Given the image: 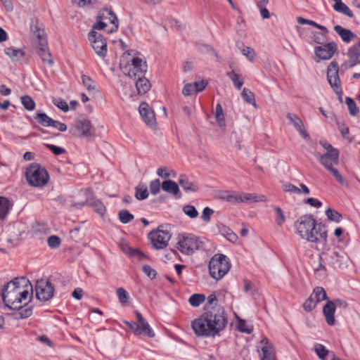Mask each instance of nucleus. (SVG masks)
Instances as JSON below:
<instances>
[{
    "mask_svg": "<svg viewBox=\"0 0 360 360\" xmlns=\"http://www.w3.org/2000/svg\"><path fill=\"white\" fill-rule=\"evenodd\" d=\"M217 297L211 294L207 297L206 311L192 321V328L198 337H214L222 331L228 323V316L224 309L217 305Z\"/></svg>",
    "mask_w": 360,
    "mask_h": 360,
    "instance_id": "f257e3e1",
    "label": "nucleus"
},
{
    "mask_svg": "<svg viewBox=\"0 0 360 360\" xmlns=\"http://www.w3.org/2000/svg\"><path fill=\"white\" fill-rule=\"evenodd\" d=\"M295 226L301 238L309 243L326 245L328 233L326 226L321 223L318 224L312 215L301 216L295 221Z\"/></svg>",
    "mask_w": 360,
    "mask_h": 360,
    "instance_id": "f03ea898",
    "label": "nucleus"
},
{
    "mask_svg": "<svg viewBox=\"0 0 360 360\" xmlns=\"http://www.w3.org/2000/svg\"><path fill=\"white\" fill-rule=\"evenodd\" d=\"M131 63L124 65L120 63V68L123 73L129 77H136L138 76V80L136 82V86L139 94H145L150 89L151 84L143 74L147 71V64L146 61H143L141 58H134L131 60Z\"/></svg>",
    "mask_w": 360,
    "mask_h": 360,
    "instance_id": "7ed1b4c3",
    "label": "nucleus"
},
{
    "mask_svg": "<svg viewBox=\"0 0 360 360\" xmlns=\"http://www.w3.org/2000/svg\"><path fill=\"white\" fill-rule=\"evenodd\" d=\"M21 287L30 288L33 292V288L30 281L25 277L15 278L8 282L2 288V300L5 305L13 310H20L22 309V305L19 304L18 299L19 290Z\"/></svg>",
    "mask_w": 360,
    "mask_h": 360,
    "instance_id": "20e7f679",
    "label": "nucleus"
},
{
    "mask_svg": "<svg viewBox=\"0 0 360 360\" xmlns=\"http://www.w3.org/2000/svg\"><path fill=\"white\" fill-rule=\"evenodd\" d=\"M231 264L229 258L222 254H216L209 262V272L215 280H220L229 271Z\"/></svg>",
    "mask_w": 360,
    "mask_h": 360,
    "instance_id": "39448f33",
    "label": "nucleus"
},
{
    "mask_svg": "<svg viewBox=\"0 0 360 360\" xmlns=\"http://www.w3.org/2000/svg\"><path fill=\"white\" fill-rule=\"evenodd\" d=\"M25 176L28 183L34 187L45 186L49 179L46 169L37 163H32L27 168Z\"/></svg>",
    "mask_w": 360,
    "mask_h": 360,
    "instance_id": "423d86ee",
    "label": "nucleus"
},
{
    "mask_svg": "<svg viewBox=\"0 0 360 360\" xmlns=\"http://www.w3.org/2000/svg\"><path fill=\"white\" fill-rule=\"evenodd\" d=\"M323 262L333 269H345L350 264L351 259L346 253L337 251L322 252Z\"/></svg>",
    "mask_w": 360,
    "mask_h": 360,
    "instance_id": "0eeeda50",
    "label": "nucleus"
},
{
    "mask_svg": "<svg viewBox=\"0 0 360 360\" xmlns=\"http://www.w3.org/2000/svg\"><path fill=\"white\" fill-rule=\"evenodd\" d=\"M177 245V248L181 253L191 255L202 246V242L193 235H179Z\"/></svg>",
    "mask_w": 360,
    "mask_h": 360,
    "instance_id": "6e6552de",
    "label": "nucleus"
},
{
    "mask_svg": "<svg viewBox=\"0 0 360 360\" xmlns=\"http://www.w3.org/2000/svg\"><path fill=\"white\" fill-rule=\"evenodd\" d=\"M73 134L84 137L88 140H93L95 137V129L89 120L86 118L79 119L75 121Z\"/></svg>",
    "mask_w": 360,
    "mask_h": 360,
    "instance_id": "1a4fd4ad",
    "label": "nucleus"
},
{
    "mask_svg": "<svg viewBox=\"0 0 360 360\" xmlns=\"http://www.w3.org/2000/svg\"><path fill=\"white\" fill-rule=\"evenodd\" d=\"M34 290L37 298L41 302L51 300L55 292L52 283L49 281L43 278L37 281Z\"/></svg>",
    "mask_w": 360,
    "mask_h": 360,
    "instance_id": "9d476101",
    "label": "nucleus"
},
{
    "mask_svg": "<svg viewBox=\"0 0 360 360\" xmlns=\"http://www.w3.org/2000/svg\"><path fill=\"white\" fill-rule=\"evenodd\" d=\"M88 38L95 53L101 58L105 57L107 54V42L103 36L95 30H91L89 34Z\"/></svg>",
    "mask_w": 360,
    "mask_h": 360,
    "instance_id": "9b49d317",
    "label": "nucleus"
},
{
    "mask_svg": "<svg viewBox=\"0 0 360 360\" xmlns=\"http://www.w3.org/2000/svg\"><path fill=\"white\" fill-rule=\"evenodd\" d=\"M171 235L167 231L160 229L153 230L148 233V238L150 240L153 246L157 250H162L168 245Z\"/></svg>",
    "mask_w": 360,
    "mask_h": 360,
    "instance_id": "f8f14e48",
    "label": "nucleus"
},
{
    "mask_svg": "<svg viewBox=\"0 0 360 360\" xmlns=\"http://www.w3.org/2000/svg\"><path fill=\"white\" fill-rule=\"evenodd\" d=\"M338 51V45L335 42L331 41L322 46H318L314 48L316 56L321 60H329Z\"/></svg>",
    "mask_w": 360,
    "mask_h": 360,
    "instance_id": "ddd939ff",
    "label": "nucleus"
},
{
    "mask_svg": "<svg viewBox=\"0 0 360 360\" xmlns=\"http://www.w3.org/2000/svg\"><path fill=\"white\" fill-rule=\"evenodd\" d=\"M139 111L144 122L148 126L151 127L156 126L157 122L155 112L147 103L142 102L139 105Z\"/></svg>",
    "mask_w": 360,
    "mask_h": 360,
    "instance_id": "4468645a",
    "label": "nucleus"
},
{
    "mask_svg": "<svg viewBox=\"0 0 360 360\" xmlns=\"http://www.w3.org/2000/svg\"><path fill=\"white\" fill-rule=\"evenodd\" d=\"M339 150H332V153H325L323 155H317V158L321 165L327 169L339 164Z\"/></svg>",
    "mask_w": 360,
    "mask_h": 360,
    "instance_id": "2eb2a0df",
    "label": "nucleus"
},
{
    "mask_svg": "<svg viewBox=\"0 0 360 360\" xmlns=\"http://www.w3.org/2000/svg\"><path fill=\"white\" fill-rule=\"evenodd\" d=\"M98 17L105 22L106 20L109 21L112 25V27L108 31V32L111 33L117 31L119 24L118 19L111 9L103 8L99 12Z\"/></svg>",
    "mask_w": 360,
    "mask_h": 360,
    "instance_id": "dca6fc26",
    "label": "nucleus"
},
{
    "mask_svg": "<svg viewBox=\"0 0 360 360\" xmlns=\"http://www.w3.org/2000/svg\"><path fill=\"white\" fill-rule=\"evenodd\" d=\"M326 304L323 307V314L326 318V321L329 326H333L335 324V304L333 301L326 300Z\"/></svg>",
    "mask_w": 360,
    "mask_h": 360,
    "instance_id": "f3484780",
    "label": "nucleus"
},
{
    "mask_svg": "<svg viewBox=\"0 0 360 360\" xmlns=\"http://www.w3.org/2000/svg\"><path fill=\"white\" fill-rule=\"evenodd\" d=\"M349 57L348 66L353 68L360 63V39L359 42L350 48L347 53Z\"/></svg>",
    "mask_w": 360,
    "mask_h": 360,
    "instance_id": "a211bd4d",
    "label": "nucleus"
},
{
    "mask_svg": "<svg viewBox=\"0 0 360 360\" xmlns=\"http://www.w3.org/2000/svg\"><path fill=\"white\" fill-rule=\"evenodd\" d=\"M37 53L44 63H47L50 65L53 64V60L47 47V40L43 39L41 46H39Z\"/></svg>",
    "mask_w": 360,
    "mask_h": 360,
    "instance_id": "6ab92c4d",
    "label": "nucleus"
},
{
    "mask_svg": "<svg viewBox=\"0 0 360 360\" xmlns=\"http://www.w3.org/2000/svg\"><path fill=\"white\" fill-rule=\"evenodd\" d=\"M287 118L304 138L308 136V134L304 129L302 121L296 115L288 113Z\"/></svg>",
    "mask_w": 360,
    "mask_h": 360,
    "instance_id": "aec40b11",
    "label": "nucleus"
},
{
    "mask_svg": "<svg viewBox=\"0 0 360 360\" xmlns=\"http://www.w3.org/2000/svg\"><path fill=\"white\" fill-rule=\"evenodd\" d=\"M217 226L221 234L229 241L236 243L238 240V236L229 227L225 226L222 223L218 224Z\"/></svg>",
    "mask_w": 360,
    "mask_h": 360,
    "instance_id": "412c9836",
    "label": "nucleus"
},
{
    "mask_svg": "<svg viewBox=\"0 0 360 360\" xmlns=\"http://www.w3.org/2000/svg\"><path fill=\"white\" fill-rule=\"evenodd\" d=\"M240 196V202L244 203L267 201L266 196L264 195H257L255 193H241Z\"/></svg>",
    "mask_w": 360,
    "mask_h": 360,
    "instance_id": "4be33fe9",
    "label": "nucleus"
},
{
    "mask_svg": "<svg viewBox=\"0 0 360 360\" xmlns=\"http://www.w3.org/2000/svg\"><path fill=\"white\" fill-rule=\"evenodd\" d=\"M334 30L342 41L347 43L350 42L356 36L350 30L344 28L340 25H335Z\"/></svg>",
    "mask_w": 360,
    "mask_h": 360,
    "instance_id": "5701e85b",
    "label": "nucleus"
},
{
    "mask_svg": "<svg viewBox=\"0 0 360 360\" xmlns=\"http://www.w3.org/2000/svg\"><path fill=\"white\" fill-rule=\"evenodd\" d=\"M179 184L186 191L195 192L198 187L193 182L191 181L185 174H181L178 179Z\"/></svg>",
    "mask_w": 360,
    "mask_h": 360,
    "instance_id": "b1692460",
    "label": "nucleus"
},
{
    "mask_svg": "<svg viewBox=\"0 0 360 360\" xmlns=\"http://www.w3.org/2000/svg\"><path fill=\"white\" fill-rule=\"evenodd\" d=\"M4 52L14 62L20 61L25 56V52L19 49L8 47L5 49Z\"/></svg>",
    "mask_w": 360,
    "mask_h": 360,
    "instance_id": "393cba45",
    "label": "nucleus"
},
{
    "mask_svg": "<svg viewBox=\"0 0 360 360\" xmlns=\"http://www.w3.org/2000/svg\"><path fill=\"white\" fill-rule=\"evenodd\" d=\"M82 81L89 94H96L99 90L96 88L94 81L88 75H82Z\"/></svg>",
    "mask_w": 360,
    "mask_h": 360,
    "instance_id": "a878e982",
    "label": "nucleus"
},
{
    "mask_svg": "<svg viewBox=\"0 0 360 360\" xmlns=\"http://www.w3.org/2000/svg\"><path fill=\"white\" fill-rule=\"evenodd\" d=\"M163 191L176 195L179 193L178 184L172 180H165L161 184Z\"/></svg>",
    "mask_w": 360,
    "mask_h": 360,
    "instance_id": "bb28decb",
    "label": "nucleus"
},
{
    "mask_svg": "<svg viewBox=\"0 0 360 360\" xmlns=\"http://www.w3.org/2000/svg\"><path fill=\"white\" fill-rule=\"evenodd\" d=\"M136 326L139 328V335L143 334L148 338L155 337V333L145 319L143 320V322L136 323Z\"/></svg>",
    "mask_w": 360,
    "mask_h": 360,
    "instance_id": "cd10ccee",
    "label": "nucleus"
},
{
    "mask_svg": "<svg viewBox=\"0 0 360 360\" xmlns=\"http://www.w3.org/2000/svg\"><path fill=\"white\" fill-rule=\"evenodd\" d=\"M226 75L233 83L234 86L237 89H240L244 84V81L240 78V75L237 74L234 70H231L226 73Z\"/></svg>",
    "mask_w": 360,
    "mask_h": 360,
    "instance_id": "c85d7f7f",
    "label": "nucleus"
},
{
    "mask_svg": "<svg viewBox=\"0 0 360 360\" xmlns=\"http://www.w3.org/2000/svg\"><path fill=\"white\" fill-rule=\"evenodd\" d=\"M241 96L245 102L251 104L255 108H257L255 94L250 89L244 88L241 92Z\"/></svg>",
    "mask_w": 360,
    "mask_h": 360,
    "instance_id": "c756f323",
    "label": "nucleus"
},
{
    "mask_svg": "<svg viewBox=\"0 0 360 360\" xmlns=\"http://www.w3.org/2000/svg\"><path fill=\"white\" fill-rule=\"evenodd\" d=\"M311 295L314 297L316 302L317 303L320 302L321 301L328 300L326 292L322 287H316Z\"/></svg>",
    "mask_w": 360,
    "mask_h": 360,
    "instance_id": "7c9ffc66",
    "label": "nucleus"
},
{
    "mask_svg": "<svg viewBox=\"0 0 360 360\" xmlns=\"http://www.w3.org/2000/svg\"><path fill=\"white\" fill-rule=\"evenodd\" d=\"M35 119L37 122L43 127H51L53 122V119L49 117L46 113L42 112H38L36 114Z\"/></svg>",
    "mask_w": 360,
    "mask_h": 360,
    "instance_id": "2f4dec72",
    "label": "nucleus"
},
{
    "mask_svg": "<svg viewBox=\"0 0 360 360\" xmlns=\"http://www.w3.org/2000/svg\"><path fill=\"white\" fill-rule=\"evenodd\" d=\"M10 209L9 200L5 197H0V219H4Z\"/></svg>",
    "mask_w": 360,
    "mask_h": 360,
    "instance_id": "473e14b6",
    "label": "nucleus"
},
{
    "mask_svg": "<svg viewBox=\"0 0 360 360\" xmlns=\"http://www.w3.org/2000/svg\"><path fill=\"white\" fill-rule=\"evenodd\" d=\"M339 66L337 62L332 61L328 66L327 69V78L328 81L330 82L332 77H339L338 75Z\"/></svg>",
    "mask_w": 360,
    "mask_h": 360,
    "instance_id": "72a5a7b5",
    "label": "nucleus"
},
{
    "mask_svg": "<svg viewBox=\"0 0 360 360\" xmlns=\"http://www.w3.org/2000/svg\"><path fill=\"white\" fill-rule=\"evenodd\" d=\"M314 351L318 356V357L321 360H326V357L329 354V350H328L326 347L321 344L316 343L314 345Z\"/></svg>",
    "mask_w": 360,
    "mask_h": 360,
    "instance_id": "f704fd0d",
    "label": "nucleus"
},
{
    "mask_svg": "<svg viewBox=\"0 0 360 360\" xmlns=\"http://www.w3.org/2000/svg\"><path fill=\"white\" fill-rule=\"evenodd\" d=\"M297 21L300 25H304V24L314 26V27L321 30V31H323L325 33L328 32V29L325 26L317 24L316 22H314L313 20H307V19H305L302 17H298L297 19Z\"/></svg>",
    "mask_w": 360,
    "mask_h": 360,
    "instance_id": "c9c22d12",
    "label": "nucleus"
},
{
    "mask_svg": "<svg viewBox=\"0 0 360 360\" xmlns=\"http://www.w3.org/2000/svg\"><path fill=\"white\" fill-rule=\"evenodd\" d=\"M206 300V297H205V295L204 294H193L192 295L189 300H188V302L190 303V304L193 307H198L200 306L202 303H203Z\"/></svg>",
    "mask_w": 360,
    "mask_h": 360,
    "instance_id": "e433bc0d",
    "label": "nucleus"
},
{
    "mask_svg": "<svg viewBox=\"0 0 360 360\" xmlns=\"http://www.w3.org/2000/svg\"><path fill=\"white\" fill-rule=\"evenodd\" d=\"M333 9L338 13H341L347 15L349 18L354 17V14H353L352 11L343 2H342L341 4H339V5H333Z\"/></svg>",
    "mask_w": 360,
    "mask_h": 360,
    "instance_id": "4c0bfd02",
    "label": "nucleus"
},
{
    "mask_svg": "<svg viewBox=\"0 0 360 360\" xmlns=\"http://www.w3.org/2000/svg\"><path fill=\"white\" fill-rule=\"evenodd\" d=\"M22 105L24 106V108L29 111H32L34 110L35 108V102L34 100L27 95L22 96L20 98Z\"/></svg>",
    "mask_w": 360,
    "mask_h": 360,
    "instance_id": "58836bf2",
    "label": "nucleus"
},
{
    "mask_svg": "<svg viewBox=\"0 0 360 360\" xmlns=\"http://www.w3.org/2000/svg\"><path fill=\"white\" fill-rule=\"evenodd\" d=\"M330 86L333 88L334 91L339 95L340 98H342V91L341 88L340 79L339 77H332L330 82H328Z\"/></svg>",
    "mask_w": 360,
    "mask_h": 360,
    "instance_id": "ea45409f",
    "label": "nucleus"
},
{
    "mask_svg": "<svg viewBox=\"0 0 360 360\" xmlns=\"http://www.w3.org/2000/svg\"><path fill=\"white\" fill-rule=\"evenodd\" d=\"M326 169L329 172H330V174H332V175L334 176V178L337 180L338 183H340L342 186H347V182L345 180V179L339 172V171L335 168V166L330 167Z\"/></svg>",
    "mask_w": 360,
    "mask_h": 360,
    "instance_id": "a19ab883",
    "label": "nucleus"
},
{
    "mask_svg": "<svg viewBox=\"0 0 360 360\" xmlns=\"http://www.w3.org/2000/svg\"><path fill=\"white\" fill-rule=\"evenodd\" d=\"M148 196V191L147 187L145 186L139 185L136 187L135 197L139 200H144Z\"/></svg>",
    "mask_w": 360,
    "mask_h": 360,
    "instance_id": "79ce46f5",
    "label": "nucleus"
},
{
    "mask_svg": "<svg viewBox=\"0 0 360 360\" xmlns=\"http://www.w3.org/2000/svg\"><path fill=\"white\" fill-rule=\"evenodd\" d=\"M326 214L329 220L335 222H340L342 218L340 212L331 208H328L326 210Z\"/></svg>",
    "mask_w": 360,
    "mask_h": 360,
    "instance_id": "37998d69",
    "label": "nucleus"
},
{
    "mask_svg": "<svg viewBox=\"0 0 360 360\" xmlns=\"http://www.w3.org/2000/svg\"><path fill=\"white\" fill-rule=\"evenodd\" d=\"M120 221L122 224H127L134 219V217L127 210H122L118 213Z\"/></svg>",
    "mask_w": 360,
    "mask_h": 360,
    "instance_id": "c03bdc74",
    "label": "nucleus"
},
{
    "mask_svg": "<svg viewBox=\"0 0 360 360\" xmlns=\"http://www.w3.org/2000/svg\"><path fill=\"white\" fill-rule=\"evenodd\" d=\"M94 210L101 216H103L106 212V209L103 203L100 200H94L91 203Z\"/></svg>",
    "mask_w": 360,
    "mask_h": 360,
    "instance_id": "a18cd8bd",
    "label": "nucleus"
},
{
    "mask_svg": "<svg viewBox=\"0 0 360 360\" xmlns=\"http://www.w3.org/2000/svg\"><path fill=\"white\" fill-rule=\"evenodd\" d=\"M184 213L191 219L196 218L198 216V212L195 207L191 205H186L182 209Z\"/></svg>",
    "mask_w": 360,
    "mask_h": 360,
    "instance_id": "49530a36",
    "label": "nucleus"
},
{
    "mask_svg": "<svg viewBox=\"0 0 360 360\" xmlns=\"http://www.w3.org/2000/svg\"><path fill=\"white\" fill-rule=\"evenodd\" d=\"M345 103L348 107L349 114L352 116H355L359 112V109L354 100L350 97H346Z\"/></svg>",
    "mask_w": 360,
    "mask_h": 360,
    "instance_id": "de8ad7c7",
    "label": "nucleus"
},
{
    "mask_svg": "<svg viewBox=\"0 0 360 360\" xmlns=\"http://www.w3.org/2000/svg\"><path fill=\"white\" fill-rule=\"evenodd\" d=\"M265 342V345L262 347V356L261 360H273L271 354L269 352V347L267 346L268 340L264 338L261 341V343L263 344Z\"/></svg>",
    "mask_w": 360,
    "mask_h": 360,
    "instance_id": "09e8293b",
    "label": "nucleus"
},
{
    "mask_svg": "<svg viewBox=\"0 0 360 360\" xmlns=\"http://www.w3.org/2000/svg\"><path fill=\"white\" fill-rule=\"evenodd\" d=\"M318 303L316 302L314 297L310 295L309 298H307L303 304V308L305 311L309 312L316 308V304Z\"/></svg>",
    "mask_w": 360,
    "mask_h": 360,
    "instance_id": "8fccbe9b",
    "label": "nucleus"
},
{
    "mask_svg": "<svg viewBox=\"0 0 360 360\" xmlns=\"http://www.w3.org/2000/svg\"><path fill=\"white\" fill-rule=\"evenodd\" d=\"M117 295L118 297L119 301L122 304H125L128 302L129 300V294L128 292L122 288H119L117 289Z\"/></svg>",
    "mask_w": 360,
    "mask_h": 360,
    "instance_id": "3c124183",
    "label": "nucleus"
},
{
    "mask_svg": "<svg viewBox=\"0 0 360 360\" xmlns=\"http://www.w3.org/2000/svg\"><path fill=\"white\" fill-rule=\"evenodd\" d=\"M119 246L122 252L128 255L129 257H132L133 251H135L136 249H133L129 246V245L124 240H120L119 243Z\"/></svg>",
    "mask_w": 360,
    "mask_h": 360,
    "instance_id": "603ef678",
    "label": "nucleus"
},
{
    "mask_svg": "<svg viewBox=\"0 0 360 360\" xmlns=\"http://www.w3.org/2000/svg\"><path fill=\"white\" fill-rule=\"evenodd\" d=\"M47 243L51 248L56 249L60 246L61 240L57 236H51L48 238Z\"/></svg>",
    "mask_w": 360,
    "mask_h": 360,
    "instance_id": "864d4df0",
    "label": "nucleus"
},
{
    "mask_svg": "<svg viewBox=\"0 0 360 360\" xmlns=\"http://www.w3.org/2000/svg\"><path fill=\"white\" fill-rule=\"evenodd\" d=\"M314 275L317 280L321 281L325 279L328 276L326 267L322 269H314Z\"/></svg>",
    "mask_w": 360,
    "mask_h": 360,
    "instance_id": "5fc2aeb1",
    "label": "nucleus"
},
{
    "mask_svg": "<svg viewBox=\"0 0 360 360\" xmlns=\"http://www.w3.org/2000/svg\"><path fill=\"white\" fill-rule=\"evenodd\" d=\"M34 34L37 39L39 46H41L43 39L47 40L44 30L43 29H41L39 27H35V30H34Z\"/></svg>",
    "mask_w": 360,
    "mask_h": 360,
    "instance_id": "6e6d98bb",
    "label": "nucleus"
},
{
    "mask_svg": "<svg viewBox=\"0 0 360 360\" xmlns=\"http://www.w3.org/2000/svg\"><path fill=\"white\" fill-rule=\"evenodd\" d=\"M274 210L276 214V221L278 226H282L285 220V217L280 207H275Z\"/></svg>",
    "mask_w": 360,
    "mask_h": 360,
    "instance_id": "4d7b16f0",
    "label": "nucleus"
},
{
    "mask_svg": "<svg viewBox=\"0 0 360 360\" xmlns=\"http://www.w3.org/2000/svg\"><path fill=\"white\" fill-rule=\"evenodd\" d=\"M238 328L240 332L248 334H250L253 330L252 326L248 327L245 321L241 319H238Z\"/></svg>",
    "mask_w": 360,
    "mask_h": 360,
    "instance_id": "13d9d810",
    "label": "nucleus"
},
{
    "mask_svg": "<svg viewBox=\"0 0 360 360\" xmlns=\"http://www.w3.org/2000/svg\"><path fill=\"white\" fill-rule=\"evenodd\" d=\"M20 311L18 313L17 316L15 317V319H26L30 317L32 314V307H29L23 310L20 309Z\"/></svg>",
    "mask_w": 360,
    "mask_h": 360,
    "instance_id": "bf43d9fd",
    "label": "nucleus"
},
{
    "mask_svg": "<svg viewBox=\"0 0 360 360\" xmlns=\"http://www.w3.org/2000/svg\"><path fill=\"white\" fill-rule=\"evenodd\" d=\"M194 93H195V87L193 86V83H188L184 85L182 89V94L184 96H191Z\"/></svg>",
    "mask_w": 360,
    "mask_h": 360,
    "instance_id": "052dcab7",
    "label": "nucleus"
},
{
    "mask_svg": "<svg viewBox=\"0 0 360 360\" xmlns=\"http://www.w3.org/2000/svg\"><path fill=\"white\" fill-rule=\"evenodd\" d=\"M326 33H321V32H316L314 34V41L318 44H325V42L326 41Z\"/></svg>",
    "mask_w": 360,
    "mask_h": 360,
    "instance_id": "680f3d73",
    "label": "nucleus"
},
{
    "mask_svg": "<svg viewBox=\"0 0 360 360\" xmlns=\"http://www.w3.org/2000/svg\"><path fill=\"white\" fill-rule=\"evenodd\" d=\"M243 54L250 61H253L255 58V51L249 47V46H245L243 51Z\"/></svg>",
    "mask_w": 360,
    "mask_h": 360,
    "instance_id": "e2e57ef3",
    "label": "nucleus"
},
{
    "mask_svg": "<svg viewBox=\"0 0 360 360\" xmlns=\"http://www.w3.org/2000/svg\"><path fill=\"white\" fill-rule=\"evenodd\" d=\"M160 181L159 179H155L150 183V191L153 195H157L160 192Z\"/></svg>",
    "mask_w": 360,
    "mask_h": 360,
    "instance_id": "0e129e2a",
    "label": "nucleus"
},
{
    "mask_svg": "<svg viewBox=\"0 0 360 360\" xmlns=\"http://www.w3.org/2000/svg\"><path fill=\"white\" fill-rule=\"evenodd\" d=\"M143 271L149 277L150 279H154L157 275L156 271L153 269L150 266L145 264L143 266Z\"/></svg>",
    "mask_w": 360,
    "mask_h": 360,
    "instance_id": "69168bd1",
    "label": "nucleus"
},
{
    "mask_svg": "<svg viewBox=\"0 0 360 360\" xmlns=\"http://www.w3.org/2000/svg\"><path fill=\"white\" fill-rule=\"evenodd\" d=\"M214 213L213 210L211 208L206 207L203 209L202 214L201 216V218L202 221L205 222H209L211 219L210 217Z\"/></svg>",
    "mask_w": 360,
    "mask_h": 360,
    "instance_id": "338daca9",
    "label": "nucleus"
},
{
    "mask_svg": "<svg viewBox=\"0 0 360 360\" xmlns=\"http://www.w3.org/2000/svg\"><path fill=\"white\" fill-rule=\"evenodd\" d=\"M46 147L52 151L55 155H58L65 153V150L61 147H58L51 144H46Z\"/></svg>",
    "mask_w": 360,
    "mask_h": 360,
    "instance_id": "774afa93",
    "label": "nucleus"
}]
</instances>
